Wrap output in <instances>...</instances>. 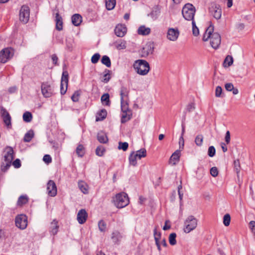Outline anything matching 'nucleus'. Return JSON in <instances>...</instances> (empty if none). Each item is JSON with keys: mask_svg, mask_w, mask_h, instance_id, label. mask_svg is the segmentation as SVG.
<instances>
[{"mask_svg": "<svg viewBox=\"0 0 255 255\" xmlns=\"http://www.w3.org/2000/svg\"><path fill=\"white\" fill-rule=\"evenodd\" d=\"M133 67L138 74L142 76L147 75L150 69L149 64L143 59L135 60Z\"/></svg>", "mask_w": 255, "mask_h": 255, "instance_id": "nucleus-1", "label": "nucleus"}, {"mask_svg": "<svg viewBox=\"0 0 255 255\" xmlns=\"http://www.w3.org/2000/svg\"><path fill=\"white\" fill-rule=\"evenodd\" d=\"M115 205L118 208H123L129 203L128 194L125 192L117 194L113 199Z\"/></svg>", "mask_w": 255, "mask_h": 255, "instance_id": "nucleus-2", "label": "nucleus"}, {"mask_svg": "<svg viewBox=\"0 0 255 255\" xmlns=\"http://www.w3.org/2000/svg\"><path fill=\"white\" fill-rule=\"evenodd\" d=\"M196 12L195 7L190 3H186L182 9V14L185 19L188 21L194 20Z\"/></svg>", "mask_w": 255, "mask_h": 255, "instance_id": "nucleus-3", "label": "nucleus"}, {"mask_svg": "<svg viewBox=\"0 0 255 255\" xmlns=\"http://www.w3.org/2000/svg\"><path fill=\"white\" fill-rule=\"evenodd\" d=\"M14 53L13 48L9 47L4 48L0 51V62L5 63L12 58Z\"/></svg>", "mask_w": 255, "mask_h": 255, "instance_id": "nucleus-4", "label": "nucleus"}, {"mask_svg": "<svg viewBox=\"0 0 255 255\" xmlns=\"http://www.w3.org/2000/svg\"><path fill=\"white\" fill-rule=\"evenodd\" d=\"M197 225V220L193 216H189L184 222V232L190 233L196 228Z\"/></svg>", "mask_w": 255, "mask_h": 255, "instance_id": "nucleus-5", "label": "nucleus"}, {"mask_svg": "<svg viewBox=\"0 0 255 255\" xmlns=\"http://www.w3.org/2000/svg\"><path fill=\"white\" fill-rule=\"evenodd\" d=\"M30 8L26 4L22 5L19 12V19L23 24L27 23L29 20Z\"/></svg>", "mask_w": 255, "mask_h": 255, "instance_id": "nucleus-6", "label": "nucleus"}, {"mask_svg": "<svg viewBox=\"0 0 255 255\" xmlns=\"http://www.w3.org/2000/svg\"><path fill=\"white\" fill-rule=\"evenodd\" d=\"M41 93L45 98H50L54 94V87L48 82H42L41 85Z\"/></svg>", "mask_w": 255, "mask_h": 255, "instance_id": "nucleus-7", "label": "nucleus"}, {"mask_svg": "<svg viewBox=\"0 0 255 255\" xmlns=\"http://www.w3.org/2000/svg\"><path fill=\"white\" fill-rule=\"evenodd\" d=\"M154 47L153 42H147L142 48L139 50V54L140 57L145 58L149 55L152 54L154 51Z\"/></svg>", "mask_w": 255, "mask_h": 255, "instance_id": "nucleus-8", "label": "nucleus"}, {"mask_svg": "<svg viewBox=\"0 0 255 255\" xmlns=\"http://www.w3.org/2000/svg\"><path fill=\"white\" fill-rule=\"evenodd\" d=\"M15 224L20 229H25L27 226V217L24 214L18 215L15 217Z\"/></svg>", "mask_w": 255, "mask_h": 255, "instance_id": "nucleus-9", "label": "nucleus"}, {"mask_svg": "<svg viewBox=\"0 0 255 255\" xmlns=\"http://www.w3.org/2000/svg\"><path fill=\"white\" fill-rule=\"evenodd\" d=\"M0 115L5 125L8 128H11V118L7 110L2 106L0 107Z\"/></svg>", "mask_w": 255, "mask_h": 255, "instance_id": "nucleus-10", "label": "nucleus"}, {"mask_svg": "<svg viewBox=\"0 0 255 255\" xmlns=\"http://www.w3.org/2000/svg\"><path fill=\"white\" fill-rule=\"evenodd\" d=\"M209 12L216 19L221 18L222 15V9L219 4L213 3L209 9Z\"/></svg>", "mask_w": 255, "mask_h": 255, "instance_id": "nucleus-11", "label": "nucleus"}, {"mask_svg": "<svg viewBox=\"0 0 255 255\" xmlns=\"http://www.w3.org/2000/svg\"><path fill=\"white\" fill-rule=\"evenodd\" d=\"M221 42V37L219 33L217 32L212 33L210 37V44L215 49H217Z\"/></svg>", "mask_w": 255, "mask_h": 255, "instance_id": "nucleus-12", "label": "nucleus"}, {"mask_svg": "<svg viewBox=\"0 0 255 255\" xmlns=\"http://www.w3.org/2000/svg\"><path fill=\"white\" fill-rule=\"evenodd\" d=\"M47 191L49 196L55 197L57 195V186L53 180H49L47 184Z\"/></svg>", "mask_w": 255, "mask_h": 255, "instance_id": "nucleus-13", "label": "nucleus"}, {"mask_svg": "<svg viewBox=\"0 0 255 255\" xmlns=\"http://www.w3.org/2000/svg\"><path fill=\"white\" fill-rule=\"evenodd\" d=\"M55 11H56V13H55V21L56 22V29L58 31H61L63 29V21H62V18L61 16L59 14V11L58 9H55L53 10V12L54 13Z\"/></svg>", "mask_w": 255, "mask_h": 255, "instance_id": "nucleus-14", "label": "nucleus"}, {"mask_svg": "<svg viewBox=\"0 0 255 255\" xmlns=\"http://www.w3.org/2000/svg\"><path fill=\"white\" fill-rule=\"evenodd\" d=\"M5 150L6 153L4 155V160L5 162H10L12 163V160L14 158V151L11 146H7L6 147Z\"/></svg>", "mask_w": 255, "mask_h": 255, "instance_id": "nucleus-15", "label": "nucleus"}, {"mask_svg": "<svg viewBox=\"0 0 255 255\" xmlns=\"http://www.w3.org/2000/svg\"><path fill=\"white\" fill-rule=\"evenodd\" d=\"M123 238V234L118 230L113 231L111 234V239L115 245H120Z\"/></svg>", "mask_w": 255, "mask_h": 255, "instance_id": "nucleus-16", "label": "nucleus"}, {"mask_svg": "<svg viewBox=\"0 0 255 255\" xmlns=\"http://www.w3.org/2000/svg\"><path fill=\"white\" fill-rule=\"evenodd\" d=\"M179 35V32L178 29L170 28L167 32V37L171 41H175L178 38Z\"/></svg>", "mask_w": 255, "mask_h": 255, "instance_id": "nucleus-17", "label": "nucleus"}, {"mask_svg": "<svg viewBox=\"0 0 255 255\" xmlns=\"http://www.w3.org/2000/svg\"><path fill=\"white\" fill-rule=\"evenodd\" d=\"M88 218V214L85 209H81L77 214V219L80 224L85 223Z\"/></svg>", "mask_w": 255, "mask_h": 255, "instance_id": "nucleus-18", "label": "nucleus"}, {"mask_svg": "<svg viewBox=\"0 0 255 255\" xmlns=\"http://www.w3.org/2000/svg\"><path fill=\"white\" fill-rule=\"evenodd\" d=\"M127 27L123 24H118L115 28V33L118 37H123L127 33Z\"/></svg>", "mask_w": 255, "mask_h": 255, "instance_id": "nucleus-19", "label": "nucleus"}, {"mask_svg": "<svg viewBox=\"0 0 255 255\" xmlns=\"http://www.w3.org/2000/svg\"><path fill=\"white\" fill-rule=\"evenodd\" d=\"M72 24L76 26H79L82 21V17L80 14L75 13L71 17Z\"/></svg>", "mask_w": 255, "mask_h": 255, "instance_id": "nucleus-20", "label": "nucleus"}, {"mask_svg": "<svg viewBox=\"0 0 255 255\" xmlns=\"http://www.w3.org/2000/svg\"><path fill=\"white\" fill-rule=\"evenodd\" d=\"M107 116V110L105 109H103L100 111H99L97 114L96 116V121H102L104 119H106Z\"/></svg>", "mask_w": 255, "mask_h": 255, "instance_id": "nucleus-21", "label": "nucleus"}, {"mask_svg": "<svg viewBox=\"0 0 255 255\" xmlns=\"http://www.w3.org/2000/svg\"><path fill=\"white\" fill-rule=\"evenodd\" d=\"M58 229L59 226L58 225V221L56 219H54L51 223L49 232L51 235L54 236L58 233Z\"/></svg>", "mask_w": 255, "mask_h": 255, "instance_id": "nucleus-22", "label": "nucleus"}, {"mask_svg": "<svg viewBox=\"0 0 255 255\" xmlns=\"http://www.w3.org/2000/svg\"><path fill=\"white\" fill-rule=\"evenodd\" d=\"M97 139L101 143H107L109 140L106 133L103 131H100L98 133Z\"/></svg>", "mask_w": 255, "mask_h": 255, "instance_id": "nucleus-23", "label": "nucleus"}, {"mask_svg": "<svg viewBox=\"0 0 255 255\" xmlns=\"http://www.w3.org/2000/svg\"><path fill=\"white\" fill-rule=\"evenodd\" d=\"M181 155L180 150H176L171 156L170 162H173V165H175L176 162L179 161Z\"/></svg>", "mask_w": 255, "mask_h": 255, "instance_id": "nucleus-24", "label": "nucleus"}, {"mask_svg": "<svg viewBox=\"0 0 255 255\" xmlns=\"http://www.w3.org/2000/svg\"><path fill=\"white\" fill-rule=\"evenodd\" d=\"M181 126H182V132H181V134L179 138V150H180L183 149L184 146V138H183V135L185 131V124L183 123V122H182Z\"/></svg>", "mask_w": 255, "mask_h": 255, "instance_id": "nucleus-25", "label": "nucleus"}, {"mask_svg": "<svg viewBox=\"0 0 255 255\" xmlns=\"http://www.w3.org/2000/svg\"><path fill=\"white\" fill-rule=\"evenodd\" d=\"M214 31V26L211 25L206 30L205 32L204 33L203 36V40L204 41H207L209 38H210L212 33Z\"/></svg>", "mask_w": 255, "mask_h": 255, "instance_id": "nucleus-26", "label": "nucleus"}, {"mask_svg": "<svg viewBox=\"0 0 255 255\" xmlns=\"http://www.w3.org/2000/svg\"><path fill=\"white\" fill-rule=\"evenodd\" d=\"M129 91L126 87L122 86L120 89V101L122 102L125 101L124 100L125 97H128Z\"/></svg>", "mask_w": 255, "mask_h": 255, "instance_id": "nucleus-27", "label": "nucleus"}, {"mask_svg": "<svg viewBox=\"0 0 255 255\" xmlns=\"http://www.w3.org/2000/svg\"><path fill=\"white\" fill-rule=\"evenodd\" d=\"M151 30L149 27H146L144 25L139 27L137 30V33L139 35H147L150 33Z\"/></svg>", "mask_w": 255, "mask_h": 255, "instance_id": "nucleus-28", "label": "nucleus"}, {"mask_svg": "<svg viewBox=\"0 0 255 255\" xmlns=\"http://www.w3.org/2000/svg\"><path fill=\"white\" fill-rule=\"evenodd\" d=\"M78 184L80 190L82 193L85 194L88 193V186L84 181L81 180L78 182Z\"/></svg>", "mask_w": 255, "mask_h": 255, "instance_id": "nucleus-29", "label": "nucleus"}, {"mask_svg": "<svg viewBox=\"0 0 255 255\" xmlns=\"http://www.w3.org/2000/svg\"><path fill=\"white\" fill-rule=\"evenodd\" d=\"M28 202V198L27 195H21L18 199L17 201V205L18 206H23Z\"/></svg>", "mask_w": 255, "mask_h": 255, "instance_id": "nucleus-30", "label": "nucleus"}, {"mask_svg": "<svg viewBox=\"0 0 255 255\" xmlns=\"http://www.w3.org/2000/svg\"><path fill=\"white\" fill-rule=\"evenodd\" d=\"M112 71L108 69H105L104 71V78L102 81L105 83H107L110 80Z\"/></svg>", "mask_w": 255, "mask_h": 255, "instance_id": "nucleus-31", "label": "nucleus"}, {"mask_svg": "<svg viewBox=\"0 0 255 255\" xmlns=\"http://www.w3.org/2000/svg\"><path fill=\"white\" fill-rule=\"evenodd\" d=\"M160 13V9L159 8L158 6H156L153 8L151 12L149 14V15L153 19H156L157 18Z\"/></svg>", "mask_w": 255, "mask_h": 255, "instance_id": "nucleus-32", "label": "nucleus"}, {"mask_svg": "<svg viewBox=\"0 0 255 255\" xmlns=\"http://www.w3.org/2000/svg\"><path fill=\"white\" fill-rule=\"evenodd\" d=\"M101 100L103 104L106 106H109L111 104L110 95L108 93L104 94L101 97Z\"/></svg>", "mask_w": 255, "mask_h": 255, "instance_id": "nucleus-33", "label": "nucleus"}, {"mask_svg": "<svg viewBox=\"0 0 255 255\" xmlns=\"http://www.w3.org/2000/svg\"><path fill=\"white\" fill-rule=\"evenodd\" d=\"M76 152L78 156L82 157L85 154V149L84 146L82 144H79L76 150Z\"/></svg>", "mask_w": 255, "mask_h": 255, "instance_id": "nucleus-34", "label": "nucleus"}, {"mask_svg": "<svg viewBox=\"0 0 255 255\" xmlns=\"http://www.w3.org/2000/svg\"><path fill=\"white\" fill-rule=\"evenodd\" d=\"M69 81V74L67 70H63L61 77V82L64 83L66 86L68 87V83Z\"/></svg>", "mask_w": 255, "mask_h": 255, "instance_id": "nucleus-35", "label": "nucleus"}, {"mask_svg": "<svg viewBox=\"0 0 255 255\" xmlns=\"http://www.w3.org/2000/svg\"><path fill=\"white\" fill-rule=\"evenodd\" d=\"M34 132L32 130H29L25 134L23 137V141L27 142H30L34 137Z\"/></svg>", "mask_w": 255, "mask_h": 255, "instance_id": "nucleus-36", "label": "nucleus"}, {"mask_svg": "<svg viewBox=\"0 0 255 255\" xmlns=\"http://www.w3.org/2000/svg\"><path fill=\"white\" fill-rule=\"evenodd\" d=\"M116 3V0H106V6L109 10L113 9L115 7Z\"/></svg>", "mask_w": 255, "mask_h": 255, "instance_id": "nucleus-37", "label": "nucleus"}, {"mask_svg": "<svg viewBox=\"0 0 255 255\" xmlns=\"http://www.w3.org/2000/svg\"><path fill=\"white\" fill-rule=\"evenodd\" d=\"M137 157L135 156V153L134 151L131 152V153L130 154L128 160H129V163L130 165L135 166L137 164V161L136 158Z\"/></svg>", "mask_w": 255, "mask_h": 255, "instance_id": "nucleus-38", "label": "nucleus"}, {"mask_svg": "<svg viewBox=\"0 0 255 255\" xmlns=\"http://www.w3.org/2000/svg\"><path fill=\"white\" fill-rule=\"evenodd\" d=\"M101 63L106 66L107 67H110L111 66V61L110 58L107 55H104L102 56L101 59Z\"/></svg>", "mask_w": 255, "mask_h": 255, "instance_id": "nucleus-39", "label": "nucleus"}, {"mask_svg": "<svg viewBox=\"0 0 255 255\" xmlns=\"http://www.w3.org/2000/svg\"><path fill=\"white\" fill-rule=\"evenodd\" d=\"M136 156L138 159H140L142 157H145L146 156V150L144 148H142L138 150L136 153H135Z\"/></svg>", "mask_w": 255, "mask_h": 255, "instance_id": "nucleus-40", "label": "nucleus"}, {"mask_svg": "<svg viewBox=\"0 0 255 255\" xmlns=\"http://www.w3.org/2000/svg\"><path fill=\"white\" fill-rule=\"evenodd\" d=\"M22 118L24 122L26 123H29L32 121V115L29 112H25L24 113Z\"/></svg>", "mask_w": 255, "mask_h": 255, "instance_id": "nucleus-41", "label": "nucleus"}, {"mask_svg": "<svg viewBox=\"0 0 255 255\" xmlns=\"http://www.w3.org/2000/svg\"><path fill=\"white\" fill-rule=\"evenodd\" d=\"M121 111L123 113H126L130 111L128 108V103L127 100H126L125 101H124V102H121Z\"/></svg>", "mask_w": 255, "mask_h": 255, "instance_id": "nucleus-42", "label": "nucleus"}, {"mask_svg": "<svg viewBox=\"0 0 255 255\" xmlns=\"http://www.w3.org/2000/svg\"><path fill=\"white\" fill-rule=\"evenodd\" d=\"M233 63V58L232 56L228 55L224 61V65L225 67H229Z\"/></svg>", "mask_w": 255, "mask_h": 255, "instance_id": "nucleus-43", "label": "nucleus"}, {"mask_svg": "<svg viewBox=\"0 0 255 255\" xmlns=\"http://www.w3.org/2000/svg\"><path fill=\"white\" fill-rule=\"evenodd\" d=\"M132 114H128V112L123 113V114L121 118V123L122 124L125 123L127 122L128 121L130 120L131 118Z\"/></svg>", "mask_w": 255, "mask_h": 255, "instance_id": "nucleus-44", "label": "nucleus"}, {"mask_svg": "<svg viewBox=\"0 0 255 255\" xmlns=\"http://www.w3.org/2000/svg\"><path fill=\"white\" fill-rule=\"evenodd\" d=\"M105 151V148L102 145H99L96 148V154L98 156L101 157L104 155Z\"/></svg>", "mask_w": 255, "mask_h": 255, "instance_id": "nucleus-45", "label": "nucleus"}, {"mask_svg": "<svg viewBox=\"0 0 255 255\" xmlns=\"http://www.w3.org/2000/svg\"><path fill=\"white\" fill-rule=\"evenodd\" d=\"M176 234L175 233H172L169 236V242L170 245L174 246L176 244Z\"/></svg>", "mask_w": 255, "mask_h": 255, "instance_id": "nucleus-46", "label": "nucleus"}, {"mask_svg": "<svg viewBox=\"0 0 255 255\" xmlns=\"http://www.w3.org/2000/svg\"><path fill=\"white\" fill-rule=\"evenodd\" d=\"M107 224L103 220H101L98 222V227L99 230L101 232H105L106 231Z\"/></svg>", "mask_w": 255, "mask_h": 255, "instance_id": "nucleus-47", "label": "nucleus"}, {"mask_svg": "<svg viewBox=\"0 0 255 255\" xmlns=\"http://www.w3.org/2000/svg\"><path fill=\"white\" fill-rule=\"evenodd\" d=\"M192 33L193 35L197 36L199 34V30L198 27L196 25V23L194 20L192 21Z\"/></svg>", "mask_w": 255, "mask_h": 255, "instance_id": "nucleus-48", "label": "nucleus"}, {"mask_svg": "<svg viewBox=\"0 0 255 255\" xmlns=\"http://www.w3.org/2000/svg\"><path fill=\"white\" fill-rule=\"evenodd\" d=\"M128 147V143L127 142H119L118 149L121 150L122 149L123 151H126L127 150Z\"/></svg>", "mask_w": 255, "mask_h": 255, "instance_id": "nucleus-49", "label": "nucleus"}, {"mask_svg": "<svg viewBox=\"0 0 255 255\" xmlns=\"http://www.w3.org/2000/svg\"><path fill=\"white\" fill-rule=\"evenodd\" d=\"M203 136L202 134L197 135L195 139V142L198 146H201L203 143Z\"/></svg>", "mask_w": 255, "mask_h": 255, "instance_id": "nucleus-50", "label": "nucleus"}, {"mask_svg": "<svg viewBox=\"0 0 255 255\" xmlns=\"http://www.w3.org/2000/svg\"><path fill=\"white\" fill-rule=\"evenodd\" d=\"M12 163H10V162H6L5 164H4L3 162H2L0 165V169L1 171L3 172H5L7 171V170L9 168L11 165Z\"/></svg>", "mask_w": 255, "mask_h": 255, "instance_id": "nucleus-51", "label": "nucleus"}, {"mask_svg": "<svg viewBox=\"0 0 255 255\" xmlns=\"http://www.w3.org/2000/svg\"><path fill=\"white\" fill-rule=\"evenodd\" d=\"M234 168L235 171L237 173V174H238L241 170L240 163L239 159H237L234 161Z\"/></svg>", "mask_w": 255, "mask_h": 255, "instance_id": "nucleus-52", "label": "nucleus"}, {"mask_svg": "<svg viewBox=\"0 0 255 255\" xmlns=\"http://www.w3.org/2000/svg\"><path fill=\"white\" fill-rule=\"evenodd\" d=\"M231 222V216L229 214H225L223 217V223L226 227L228 226Z\"/></svg>", "mask_w": 255, "mask_h": 255, "instance_id": "nucleus-53", "label": "nucleus"}, {"mask_svg": "<svg viewBox=\"0 0 255 255\" xmlns=\"http://www.w3.org/2000/svg\"><path fill=\"white\" fill-rule=\"evenodd\" d=\"M100 54L99 53H95L91 57V62L93 64H96L98 62L100 58Z\"/></svg>", "mask_w": 255, "mask_h": 255, "instance_id": "nucleus-54", "label": "nucleus"}, {"mask_svg": "<svg viewBox=\"0 0 255 255\" xmlns=\"http://www.w3.org/2000/svg\"><path fill=\"white\" fill-rule=\"evenodd\" d=\"M216 149L214 146H210L208 148V155L209 156L212 157L215 155Z\"/></svg>", "mask_w": 255, "mask_h": 255, "instance_id": "nucleus-55", "label": "nucleus"}, {"mask_svg": "<svg viewBox=\"0 0 255 255\" xmlns=\"http://www.w3.org/2000/svg\"><path fill=\"white\" fill-rule=\"evenodd\" d=\"M80 96L79 91H76L71 97V100L74 102H77L79 101V98Z\"/></svg>", "mask_w": 255, "mask_h": 255, "instance_id": "nucleus-56", "label": "nucleus"}, {"mask_svg": "<svg viewBox=\"0 0 255 255\" xmlns=\"http://www.w3.org/2000/svg\"><path fill=\"white\" fill-rule=\"evenodd\" d=\"M116 48L119 50L125 49L126 48V41L121 40L119 43L116 45Z\"/></svg>", "mask_w": 255, "mask_h": 255, "instance_id": "nucleus-57", "label": "nucleus"}, {"mask_svg": "<svg viewBox=\"0 0 255 255\" xmlns=\"http://www.w3.org/2000/svg\"><path fill=\"white\" fill-rule=\"evenodd\" d=\"M153 235H154V238L155 242H156V239H157L158 241H159V240L161 238V233L160 232L157 233V227H155L153 230Z\"/></svg>", "mask_w": 255, "mask_h": 255, "instance_id": "nucleus-58", "label": "nucleus"}, {"mask_svg": "<svg viewBox=\"0 0 255 255\" xmlns=\"http://www.w3.org/2000/svg\"><path fill=\"white\" fill-rule=\"evenodd\" d=\"M222 88L221 86H218L215 90V96L216 97H221L222 94Z\"/></svg>", "mask_w": 255, "mask_h": 255, "instance_id": "nucleus-59", "label": "nucleus"}, {"mask_svg": "<svg viewBox=\"0 0 255 255\" xmlns=\"http://www.w3.org/2000/svg\"><path fill=\"white\" fill-rule=\"evenodd\" d=\"M210 174L211 175L215 177L218 175V168L216 167H213L210 169Z\"/></svg>", "mask_w": 255, "mask_h": 255, "instance_id": "nucleus-60", "label": "nucleus"}, {"mask_svg": "<svg viewBox=\"0 0 255 255\" xmlns=\"http://www.w3.org/2000/svg\"><path fill=\"white\" fill-rule=\"evenodd\" d=\"M195 109L194 103H191L188 104L186 107V110L187 112L190 113Z\"/></svg>", "mask_w": 255, "mask_h": 255, "instance_id": "nucleus-61", "label": "nucleus"}, {"mask_svg": "<svg viewBox=\"0 0 255 255\" xmlns=\"http://www.w3.org/2000/svg\"><path fill=\"white\" fill-rule=\"evenodd\" d=\"M12 165L15 168H18L21 166V161L19 159L17 158L12 162Z\"/></svg>", "mask_w": 255, "mask_h": 255, "instance_id": "nucleus-62", "label": "nucleus"}, {"mask_svg": "<svg viewBox=\"0 0 255 255\" xmlns=\"http://www.w3.org/2000/svg\"><path fill=\"white\" fill-rule=\"evenodd\" d=\"M43 161L47 164L51 163L52 161V158L50 155L48 154H45L43 158Z\"/></svg>", "mask_w": 255, "mask_h": 255, "instance_id": "nucleus-63", "label": "nucleus"}, {"mask_svg": "<svg viewBox=\"0 0 255 255\" xmlns=\"http://www.w3.org/2000/svg\"><path fill=\"white\" fill-rule=\"evenodd\" d=\"M249 227L251 230L252 232L255 235V221H251L249 223Z\"/></svg>", "mask_w": 255, "mask_h": 255, "instance_id": "nucleus-64", "label": "nucleus"}]
</instances>
